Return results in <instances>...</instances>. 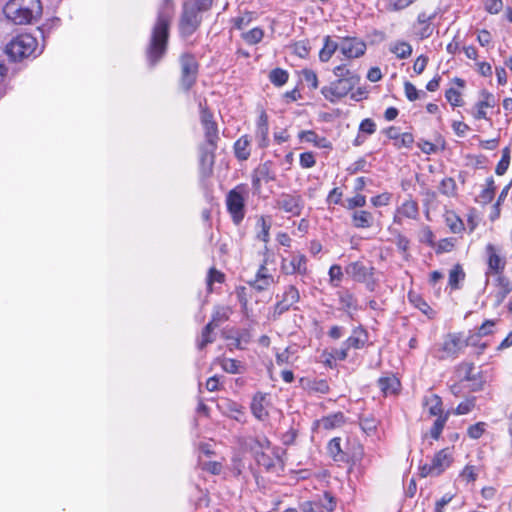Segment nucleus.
<instances>
[{"instance_id":"7","label":"nucleus","mask_w":512,"mask_h":512,"mask_svg":"<svg viewBox=\"0 0 512 512\" xmlns=\"http://www.w3.org/2000/svg\"><path fill=\"white\" fill-rule=\"evenodd\" d=\"M452 463V453L449 448L440 450L433 457L431 464H425L420 468V475L439 476L443 473Z\"/></svg>"},{"instance_id":"37","label":"nucleus","mask_w":512,"mask_h":512,"mask_svg":"<svg viewBox=\"0 0 512 512\" xmlns=\"http://www.w3.org/2000/svg\"><path fill=\"white\" fill-rule=\"evenodd\" d=\"M390 51L394 53L399 59H406L412 53V46L407 42H396L390 48Z\"/></svg>"},{"instance_id":"13","label":"nucleus","mask_w":512,"mask_h":512,"mask_svg":"<svg viewBox=\"0 0 512 512\" xmlns=\"http://www.w3.org/2000/svg\"><path fill=\"white\" fill-rule=\"evenodd\" d=\"M279 298V296H277ZM300 300L299 290L294 285H288L283 294L280 296L279 301L274 305L273 317L277 318L283 313L287 312Z\"/></svg>"},{"instance_id":"35","label":"nucleus","mask_w":512,"mask_h":512,"mask_svg":"<svg viewBox=\"0 0 512 512\" xmlns=\"http://www.w3.org/2000/svg\"><path fill=\"white\" fill-rule=\"evenodd\" d=\"M450 413H451L450 411H447V412H445L444 415H440V417H438L434 421V423L430 429V436L432 439L438 440L440 438V435H441V433L444 429V426L450 416Z\"/></svg>"},{"instance_id":"40","label":"nucleus","mask_w":512,"mask_h":512,"mask_svg":"<svg viewBox=\"0 0 512 512\" xmlns=\"http://www.w3.org/2000/svg\"><path fill=\"white\" fill-rule=\"evenodd\" d=\"M257 226L260 227V231L257 233V239L268 243L270 239L271 223L268 222L264 216H260L257 221Z\"/></svg>"},{"instance_id":"33","label":"nucleus","mask_w":512,"mask_h":512,"mask_svg":"<svg viewBox=\"0 0 512 512\" xmlns=\"http://www.w3.org/2000/svg\"><path fill=\"white\" fill-rule=\"evenodd\" d=\"M378 383L381 391L385 395L396 393L400 385L398 379L394 376L380 378Z\"/></svg>"},{"instance_id":"59","label":"nucleus","mask_w":512,"mask_h":512,"mask_svg":"<svg viewBox=\"0 0 512 512\" xmlns=\"http://www.w3.org/2000/svg\"><path fill=\"white\" fill-rule=\"evenodd\" d=\"M299 162L303 168H311L316 163L314 154L312 152L301 153Z\"/></svg>"},{"instance_id":"29","label":"nucleus","mask_w":512,"mask_h":512,"mask_svg":"<svg viewBox=\"0 0 512 512\" xmlns=\"http://www.w3.org/2000/svg\"><path fill=\"white\" fill-rule=\"evenodd\" d=\"M231 309L225 306H218L214 309L211 317V321L208 323L213 328H217L220 324L224 323L229 319Z\"/></svg>"},{"instance_id":"36","label":"nucleus","mask_w":512,"mask_h":512,"mask_svg":"<svg viewBox=\"0 0 512 512\" xmlns=\"http://www.w3.org/2000/svg\"><path fill=\"white\" fill-rule=\"evenodd\" d=\"M340 442L341 439L336 437L331 439L327 446L328 453L335 461H343L345 458Z\"/></svg>"},{"instance_id":"51","label":"nucleus","mask_w":512,"mask_h":512,"mask_svg":"<svg viewBox=\"0 0 512 512\" xmlns=\"http://www.w3.org/2000/svg\"><path fill=\"white\" fill-rule=\"evenodd\" d=\"M224 277L225 276L223 273L216 270L215 268H211L207 276V286L209 291H212V285L214 283H222L224 281Z\"/></svg>"},{"instance_id":"2","label":"nucleus","mask_w":512,"mask_h":512,"mask_svg":"<svg viewBox=\"0 0 512 512\" xmlns=\"http://www.w3.org/2000/svg\"><path fill=\"white\" fill-rule=\"evenodd\" d=\"M200 108V121L204 129L205 140L207 143L206 150L201 154V164L208 165L209 170L214 163V152L218 146L219 131L217 123L213 119L212 112L201 102L199 103Z\"/></svg>"},{"instance_id":"3","label":"nucleus","mask_w":512,"mask_h":512,"mask_svg":"<svg viewBox=\"0 0 512 512\" xmlns=\"http://www.w3.org/2000/svg\"><path fill=\"white\" fill-rule=\"evenodd\" d=\"M4 14L15 24H27L41 16L42 4L40 0H9Z\"/></svg>"},{"instance_id":"49","label":"nucleus","mask_w":512,"mask_h":512,"mask_svg":"<svg viewBox=\"0 0 512 512\" xmlns=\"http://www.w3.org/2000/svg\"><path fill=\"white\" fill-rule=\"evenodd\" d=\"M414 143V137L411 133L405 132L401 133L398 137V140L394 142V146L397 149L401 148H411Z\"/></svg>"},{"instance_id":"24","label":"nucleus","mask_w":512,"mask_h":512,"mask_svg":"<svg viewBox=\"0 0 512 512\" xmlns=\"http://www.w3.org/2000/svg\"><path fill=\"white\" fill-rule=\"evenodd\" d=\"M324 44L322 49L319 52V59L321 62H328L334 53L339 49L340 50V43H337L336 41L332 40L330 36H325Z\"/></svg>"},{"instance_id":"19","label":"nucleus","mask_w":512,"mask_h":512,"mask_svg":"<svg viewBox=\"0 0 512 512\" xmlns=\"http://www.w3.org/2000/svg\"><path fill=\"white\" fill-rule=\"evenodd\" d=\"M269 125L268 116L262 111L258 117L255 131V138L259 148H266L269 145Z\"/></svg>"},{"instance_id":"61","label":"nucleus","mask_w":512,"mask_h":512,"mask_svg":"<svg viewBox=\"0 0 512 512\" xmlns=\"http://www.w3.org/2000/svg\"><path fill=\"white\" fill-rule=\"evenodd\" d=\"M390 199H391V194L383 193V194L372 197L371 203L375 207L386 206V205H388Z\"/></svg>"},{"instance_id":"47","label":"nucleus","mask_w":512,"mask_h":512,"mask_svg":"<svg viewBox=\"0 0 512 512\" xmlns=\"http://www.w3.org/2000/svg\"><path fill=\"white\" fill-rule=\"evenodd\" d=\"M273 283V276H264L262 278H255L252 282H250V286L257 291H264L268 289Z\"/></svg>"},{"instance_id":"21","label":"nucleus","mask_w":512,"mask_h":512,"mask_svg":"<svg viewBox=\"0 0 512 512\" xmlns=\"http://www.w3.org/2000/svg\"><path fill=\"white\" fill-rule=\"evenodd\" d=\"M367 341V332L363 328L358 327L353 330L351 336L343 343V346H346V349H361L365 346Z\"/></svg>"},{"instance_id":"48","label":"nucleus","mask_w":512,"mask_h":512,"mask_svg":"<svg viewBox=\"0 0 512 512\" xmlns=\"http://www.w3.org/2000/svg\"><path fill=\"white\" fill-rule=\"evenodd\" d=\"M302 79L312 90H316L319 86L317 74L311 69L302 70Z\"/></svg>"},{"instance_id":"64","label":"nucleus","mask_w":512,"mask_h":512,"mask_svg":"<svg viewBox=\"0 0 512 512\" xmlns=\"http://www.w3.org/2000/svg\"><path fill=\"white\" fill-rule=\"evenodd\" d=\"M461 477L467 482L475 481L477 478L476 468L474 466L467 465L461 472Z\"/></svg>"},{"instance_id":"58","label":"nucleus","mask_w":512,"mask_h":512,"mask_svg":"<svg viewBox=\"0 0 512 512\" xmlns=\"http://www.w3.org/2000/svg\"><path fill=\"white\" fill-rule=\"evenodd\" d=\"M445 97L452 106L461 105V94L454 88H450L446 91Z\"/></svg>"},{"instance_id":"26","label":"nucleus","mask_w":512,"mask_h":512,"mask_svg":"<svg viewBox=\"0 0 512 512\" xmlns=\"http://www.w3.org/2000/svg\"><path fill=\"white\" fill-rule=\"evenodd\" d=\"M305 388L309 393L327 394L329 392V384L326 379H301Z\"/></svg>"},{"instance_id":"44","label":"nucleus","mask_w":512,"mask_h":512,"mask_svg":"<svg viewBox=\"0 0 512 512\" xmlns=\"http://www.w3.org/2000/svg\"><path fill=\"white\" fill-rule=\"evenodd\" d=\"M439 190L443 195L454 196L456 194V183L451 177L444 178L439 186Z\"/></svg>"},{"instance_id":"22","label":"nucleus","mask_w":512,"mask_h":512,"mask_svg":"<svg viewBox=\"0 0 512 512\" xmlns=\"http://www.w3.org/2000/svg\"><path fill=\"white\" fill-rule=\"evenodd\" d=\"M352 225L358 229H367L372 227L374 217L371 212L366 210H354L351 214Z\"/></svg>"},{"instance_id":"14","label":"nucleus","mask_w":512,"mask_h":512,"mask_svg":"<svg viewBox=\"0 0 512 512\" xmlns=\"http://www.w3.org/2000/svg\"><path fill=\"white\" fill-rule=\"evenodd\" d=\"M366 43L358 37H343L340 41V52L347 59H356L366 52Z\"/></svg>"},{"instance_id":"15","label":"nucleus","mask_w":512,"mask_h":512,"mask_svg":"<svg viewBox=\"0 0 512 512\" xmlns=\"http://www.w3.org/2000/svg\"><path fill=\"white\" fill-rule=\"evenodd\" d=\"M465 346L466 345L459 335L452 333L448 334L443 341L442 347L439 350L437 357L441 360L448 358L454 359Z\"/></svg>"},{"instance_id":"9","label":"nucleus","mask_w":512,"mask_h":512,"mask_svg":"<svg viewBox=\"0 0 512 512\" xmlns=\"http://www.w3.org/2000/svg\"><path fill=\"white\" fill-rule=\"evenodd\" d=\"M356 85L357 84L348 82L347 79H335L329 85L321 88V94L327 101L335 103L348 95Z\"/></svg>"},{"instance_id":"62","label":"nucleus","mask_w":512,"mask_h":512,"mask_svg":"<svg viewBox=\"0 0 512 512\" xmlns=\"http://www.w3.org/2000/svg\"><path fill=\"white\" fill-rule=\"evenodd\" d=\"M404 90H405V95L408 98V100L415 101L419 98V92L412 83L405 82Z\"/></svg>"},{"instance_id":"16","label":"nucleus","mask_w":512,"mask_h":512,"mask_svg":"<svg viewBox=\"0 0 512 512\" xmlns=\"http://www.w3.org/2000/svg\"><path fill=\"white\" fill-rule=\"evenodd\" d=\"M486 255L488 266L485 273L486 277H489V275H502L506 261L505 258L500 255L499 250L493 244H488L486 246Z\"/></svg>"},{"instance_id":"18","label":"nucleus","mask_w":512,"mask_h":512,"mask_svg":"<svg viewBox=\"0 0 512 512\" xmlns=\"http://www.w3.org/2000/svg\"><path fill=\"white\" fill-rule=\"evenodd\" d=\"M345 272L357 282H367L368 288L371 290V284L369 283L372 273L371 267L366 266L361 261H355L346 266Z\"/></svg>"},{"instance_id":"52","label":"nucleus","mask_w":512,"mask_h":512,"mask_svg":"<svg viewBox=\"0 0 512 512\" xmlns=\"http://www.w3.org/2000/svg\"><path fill=\"white\" fill-rule=\"evenodd\" d=\"M486 424L484 422H478L476 424L471 425L467 429V434L471 439H479L483 433L485 432Z\"/></svg>"},{"instance_id":"32","label":"nucleus","mask_w":512,"mask_h":512,"mask_svg":"<svg viewBox=\"0 0 512 512\" xmlns=\"http://www.w3.org/2000/svg\"><path fill=\"white\" fill-rule=\"evenodd\" d=\"M338 296L342 310L350 312L351 310H355L357 308V301L354 295L348 290L338 292Z\"/></svg>"},{"instance_id":"11","label":"nucleus","mask_w":512,"mask_h":512,"mask_svg":"<svg viewBox=\"0 0 512 512\" xmlns=\"http://www.w3.org/2000/svg\"><path fill=\"white\" fill-rule=\"evenodd\" d=\"M280 268L285 275L305 276L308 273L307 258L304 254L292 253L289 258H282Z\"/></svg>"},{"instance_id":"60","label":"nucleus","mask_w":512,"mask_h":512,"mask_svg":"<svg viewBox=\"0 0 512 512\" xmlns=\"http://www.w3.org/2000/svg\"><path fill=\"white\" fill-rule=\"evenodd\" d=\"M495 320H486L479 328L477 332V336L483 337L490 335L492 333V329L495 326Z\"/></svg>"},{"instance_id":"50","label":"nucleus","mask_w":512,"mask_h":512,"mask_svg":"<svg viewBox=\"0 0 512 512\" xmlns=\"http://www.w3.org/2000/svg\"><path fill=\"white\" fill-rule=\"evenodd\" d=\"M366 205V196L357 193L354 197L346 200L345 207L349 210H355L356 208H362Z\"/></svg>"},{"instance_id":"1","label":"nucleus","mask_w":512,"mask_h":512,"mask_svg":"<svg viewBox=\"0 0 512 512\" xmlns=\"http://www.w3.org/2000/svg\"><path fill=\"white\" fill-rule=\"evenodd\" d=\"M173 14V0H163L158 7L157 20L146 48V58L151 67H154L166 53Z\"/></svg>"},{"instance_id":"30","label":"nucleus","mask_w":512,"mask_h":512,"mask_svg":"<svg viewBox=\"0 0 512 512\" xmlns=\"http://www.w3.org/2000/svg\"><path fill=\"white\" fill-rule=\"evenodd\" d=\"M424 404L429 406V414L431 416H437L438 418L440 415L445 414L442 408V399L436 394L425 397Z\"/></svg>"},{"instance_id":"10","label":"nucleus","mask_w":512,"mask_h":512,"mask_svg":"<svg viewBox=\"0 0 512 512\" xmlns=\"http://www.w3.org/2000/svg\"><path fill=\"white\" fill-rule=\"evenodd\" d=\"M274 207L292 216H299L304 208V201L298 194L281 193L275 199Z\"/></svg>"},{"instance_id":"23","label":"nucleus","mask_w":512,"mask_h":512,"mask_svg":"<svg viewBox=\"0 0 512 512\" xmlns=\"http://www.w3.org/2000/svg\"><path fill=\"white\" fill-rule=\"evenodd\" d=\"M398 215L409 219H416L419 215L417 202L412 199H408L403 202L402 205L397 209V215L394 218L395 222H399Z\"/></svg>"},{"instance_id":"43","label":"nucleus","mask_w":512,"mask_h":512,"mask_svg":"<svg viewBox=\"0 0 512 512\" xmlns=\"http://www.w3.org/2000/svg\"><path fill=\"white\" fill-rule=\"evenodd\" d=\"M486 182H487L486 188L483 189L479 195L481 201L485 204L489 203L493 200L494 195H495V189H496V187L494 185V180L492 177L488 178Z\"/></svg>"},{"instance_id":"63","label":"nucleus","mask_w":512,"mask_h":512,"mask_svg":"<svg viewBox=\"0 0 512 512\" xmlns=\"http://www.w3.org/2000/svg\"><path fill=\"white\" fill-rule=\"evenodd\" d=\"M328 274H329L331 282H334V281L340 282L343 278L342 268L340 265H337V264H334L330 267Z\"/></svg>"},{"instance_id":"6","label":"nucleus","mask_w":512,"mask_h":512,"mask_svg":"<svg viewBox=\"0 0 512 512\" xmlns=\"http://www.w3.org/2000/svg\"><path fill=\"white\" fill-rule=\"evenodd\" d=\"M204 11L198 10L197 5L189 0L183 3L179 21V31L182 37L187 38L198 29L202 21L200 13Z\"/></svg>"},{"instance_id":"45","label":"nucleus","mask_w":512,"mask_h":512,"mask_svg":"<svg viewBox=\"0 0 512 512\" xmlns=\"http://www.w3.org/2000/svg\"><path fill=\"white\" fill-rule=\"evenodd\" d=\"M475 402H476L475 397L468 398V399L462 401L461 403H459V405L453 410V413L455 415L468 414L475 407Z\"/></svg>"},{"instance_id":"55","label":"nucleus","mask_w":512,"mask_h":512,"mask_svg":"<svg viewBox=\"0 0 512 512\" xmlns=\"http://www.w3.org/2000/svg\"><path fill=\"white\" fill-rule=\"evenodd\" d=\"M447 224L453 233H460L464 229L462 220L455 215L447 217Z\"/></svg>"},{"instance_id":"20","label":"nucleus","mask_w":512,"mask_h":512,"mask_svg":"<svg viewBox=\"0 0 512 512\" xmlns=\"http://www.w3.org/2000/svg\"><path fill=\"white\" fill-rule=\"evenodd\" d=\"M298 138L302 142H308L313 144L317 148L322 149H331L332 144L326 137L319 136L315 131L313 130H303L299 132Z\"/></svg>"},{"instance_id":"27","label":"nucleus","mask_w":512,"mask_h":512,"mask_svg":"<svg viewBox=\"0 0 512 512\" xmlns=\"http://www.w3.org/2000/svg\"><path fill=\"white\" fill-rule=\"evenodd\" d=\"M333 74L336 79H347L350 83L358 84L360 81L359 75L355 71L350 70L346 64L334 67Z\"/></svg>"},{"instance_id":"46","label":"nucleus","mask_w":512,"mask_h":512,"mask_svg":"<svg viewBox=\"0 0 512 512\" xmlns=\"http://www.w3.org/2000/svg\"><path fill=\"white\" fill-rule=\"evenodd\" d=\"M377 426L378 420L373 416L360 419V427L367 435H372L375 433Z\"/></svg>"},{"instance_id":"31","label":"nucleus","mask_w":512,"mask_h":512,"mask_svg":"<svg viewBox=\"0 0 512 512\" xmlns=\"http://www.w3.org/2000/svg\"><path fill=\"white\" fill-rule=\"evenodd\" d=\"M264 400L265 396L261 393H257L251 402V411L253 415L259 420H263L267 416V412L263 405Z\"/></svg>"},{"instance_id":"17","label":"nucleus","mask_w":512,"mask_h":512,"mask_svg":"<svg viewBox=\"0 0 512 512\" xmlns=\"http://www.w3.org/2000/svg\"><path fill=\"white\" fill-rule=\"evenodd\" d=\"M474 369V363L462 362L455 368V376L461 382H471L472 391H479L483 387V381L473 373Z\"/></svg>"},{"instance_id":"34","label":"nucleus","mask_w":512,"mask_h":512,"mask_svg":"<svg viewBox=\"0 0 512 512\" xmlns=\"http://www.w3.org/2000/svg\"><path fill=\"white\" fill-rule=\"evenodd\" d=\"M269 80L270 82L276 86L281 87L285 85L289 79V73L281 68H275L270 71L269 73Z\"/></svg>"},{"instance_id":"53","label":"nucleus","mask_w":512,"mask_h":512,"mask_svg":"<svg viewBox=\"0 0 512 512\" xmlns=\"http://www.w3.org/2000/svg\"><path fill=\"white\" fill-rule=\"evenodd\" d=\"M509 163H510V156H509L508 149L506 148L503 151L501 160L498 162V164L496 166V169H495L496 174L503 175L507 171Z\"/></svg>"},{"instance_id":"38","label":"nucleus","mask_w":512,"mask_h":512,"mask_svg":"<svg viewBox=\"0 0 512 512\" xmlns=\"http://www.w3.org/2000/svg\"><path fill=\"white\" fill-rule=\"evenodd\" d=\"M465 278V273L461 267V265L456 264L449 273V285L452 289H459V282L463 281Z\"/></svg>"},{"instance_id":"25","label":"nucleus","mask_w":512,"mask_h":512,"mask_svg":"<svg viewBox=\"0 0 512 512\" xmlns=\"http://www.w3.org/2000/svg\"><path fill=\"white\" fill-rule=\"evenodd\" d=\"M234 153L238 160L245 161L249 158L250 139L247 135L241 136L234 144Z\"/></svg>"},{"instance_id":"57","label":"nucleus","mask_w":512,"mask_h":512,"mask_svg":"<svg viewBox=\"0 0 512 512\" xmlns=\"http://www.w3.org/2000/svg\"><path fill=\"white\" fill-rule=\"evenodd\" d=\"M375 131H376V124L372 119L366 118L361 121V123L359 125L360 133L372 135Z\"/></svg>"},{"instance_id":"42","label":"nucleus","mask_w":512,"mask_h":512,"mask_svg":"<svg viewBox=\"0 0 512 512\" xmlns=\"http://www.w3.org/2000/svg\"><path fill=\"white\" fill-rule=\"evenodd\" d=\"M215 328H213L211 325L207 324L202 332L200 340L197 343V346L200 350H202L205 346H207L210 343H213L215 340V337L213 336V331Z\"/></svg>"},{"instance_id":"54","label":"nucleus","mask_w":512,"mask_h":512,"mask_svg":"<svg viewBox=\"0 0 512 512\" xmlns=\"http://www.w3.org/2000/svg\"><path fill=\"white\" fill-rule=\"evenodd\" d=\"M497 281L501 289V291L499 292V294H501L500 300H502L508 293L512 291V283L502 275H498Z\"/></svg>"},{"instance_id":"12","label":"nucleus","mask_w":512,"mask_h":512,"mask_svg":"<svg viewBox=\"0 0 512 512\" xmlns=\"http://www.w3.org/2000/svg\"><path fill=\"white\" fill-rule=\"evenodd\" d=\"M276 174L272 169V162L266 161L259 164L253 171L251 176L252 188L255 195H260L262 183L274 181Z\"/></svg>"},{"instance_id":"4","label":"nucleus","mask_w":512,"mask_h":512,"mask_svg":"<svg viewBox=\"0 0 512 512\" xmlns=\"http://www.w3.org/2000/svg\"><path fill=\"white\" fill-rule=\"evenodd\" d=\"M37 39L31 34H20L14 37L6 46L7 55L14 61L36 58L42 53Z\"/></svg>"},{"instance_id":"41","label":"nucleus","mask_w":512,"mask_h":512,"mask_svg":"<svg viewBox=\"0 0 512 512\" xmlns=\"http://www.w3.org/2000/svg\"><path fill=\"white\" fill-rule=\"evenodd\" d=\"M222 369L230 374H239L243 372V366L240 361L231 359V358H225L221 362Z\"/></svg>"},{"instance_id":"5","label":"nucleus","mask_w":512,"mask_h":512,"mask_svg":"<svg viewBox=\"0 0 512 512\" xmlns=\"http://www.w3.org/2000/svg\"><path fill=\"white\" fill-rule=\"evenodd\" d=\"M248 196L246 184H239L226 195V207L231 216L232 222L239 225L246 214L245 201Z\"/></svg>"},{"instance_id":"8","label":"nucleus","mask_w":512,"mask_h":512,"mask_svg":"<svg viewBox=\"0 0 512 512\" xmlns=\"http://www.w3.org/2000/svg\"><path fill=\"white\" fill-rule=\"evenodd\" d=\"M181 64V86L189 90L195 83L198 74V63L190 53H184L180 57Z\"/></svg>"},{"instance_id":"39","label":"nucleus","mask_w":512,"mask_h":512,"mask_svg":"<svg viewBox=\"0 0 512 512\" xmlns=\"http://www.w3.org/2000/svg\"><path fill=\"white\" fill-rule=\"evenodd\" d=\"M264 37V32L261 28L255 27L247 32L242 33V38L249 45L258 44Z\"/></svg>"},{"instance_id":"56","label":"nucleus","mask_w":512,"mask_h":512,"mask_svg":"<svg viewBox=\"0 0 512 512\" xmlns=\"http://www.w3.org/2000/svg\"><path fill=\"white\" fill-rule=\"evenodd\" d=\"M485 10L490 14H498L503 8L502 0H485Z\"/></svg>"},{"instance_id":"28","label":"nucleus","mask_w":512,"mask_h":512,"mask_svg":"<svg viewBox=\"0 0 512 512\" xmlns=\"http://www.w3.org/2000/svg\"><path fill=\"white\" fill-rule=\"evenodd\" d=\"M483 99L476 104L477 111L474 114L476 119H486L485 109L493 107L495 104L494 96L488 92L482 93Z\"/></svg>"}]
</instances>
